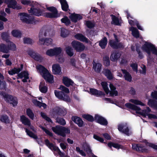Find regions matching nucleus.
Masks as SVG:
<instances>
[{
	"label": "nucleus",
	"instance_id": "f257e3e1",
	"mask_svg": "<svg viewBox=\"0 0 157 157\" xmlns=\"http://www.w3.org/2000/svg\"><path fill=\"white\" fill-rule=\"evenodd\" d=\"M125 105L128 108L135 110L136 114L142 115L144 117L147 116L150 119H156L157 118V117L155 115L149 113L151 112V110L148 107H146V110H144L141 111H140L141 109L139 107L130 103H127L125 104Z\"/></svg>",
	"mask_w": 157,
	"mask_h": 157
},
{
	"label": "nucleus",
	"instance_id": "f03ea898",
	"mask_svg": "<svg viewBox=\"0 0 157 157\" xmlns=\"http://www.w3.org/2000/svg\"><path fill=\"white\" fill-rule=\"evenodd\" d=\"M37 71L47 82L52 83L53 81V76L44 67L41 65H38L36 66Z\"/></svg>",
	"mask_w": 157,
	"mask_h": 157
},
{
	"label": "nucleus",
	"instance_id": "7ed1b4c3",
	"mask_svg": "<svg viewBox=\"0 0 157 157\" xmlns=\"http://www.w3.org/2000/svg\"><path fill=\"white\" fill-rule=\"evenodd\" d=\"M52 129L56 133L63 137L66 136V134H69L70 132V130L68 128L60 126L53 127Z\"/></svg>",
	"mask_w": 157,
	"mask_h": 157
},
{
	"label": "nucleus",
	"instance_id": "20e7f679",
	"mask_svg": "<svg viewBox=\"0 0 157 157\" xmlns=\"http://www.w3.org/2000/svg\"><path fill=\"white\" fill-rule=\"evenodd\" d=\"M143 50L146 52L150 56L151 54V52L157 55V50L154 46L150 43L146 42L143 45L142 48Z\"/></svg>",
	"mask_w": 157,
	"mask_h": 157
},
{
	"label": "nucleus",
	"instance_id": "39448f33",
	"mask_svg": "<svg viewBox=\"0 0 157 157\" xmlns=\"http://www.w3.org/2000/svg\"><path fill=\"white\" fill-rule=\"evenodd\" d=\"M0 94L7 102L12 104L13 106L17 105V101L16 98L13 97L11 95H8L2 92H0Z\"/></svg>",
	"mask_w": 157,
	"mask_h": 157
},
{
	"label": "nucleus",
	"instance_id": "423d86ee",
	"mask_svg": "<svg viewBox=\"0 0 157 157\" xmlns=\"http://www.w3.org/2000/svg\"><path fill=\"white\" fill-rule=\"evenodd\" d=\"M20 19L23 22L27 24H33L35 23L34 19L33 17L25 13H19Z\"/></svg>",
	"mask_w": 157,
	"mask_h": 157
},
{
	"label": "nucleus",
	"instance_id": "0eeeda50",
	"mask_svg": "<svg viewBox=\"0 0 157 157\" xmlns=\"http://www.w3.org/2000/svg\"><path fill=\"white\" fill-rule=\"evenodd\" d=\"M118 130L121 132L129 136L131 134L126 123H123L119 124L118 126Z\"/></svg>",
	"mask_w": 157,
	"mask_h": 157
},
{
	"label": "nucleus",
	"instance_id": "6e6552de",
	"mask_svg": "<svg viewBox=\"0 0 157 157\" xmlns=\"http://www.w3.org/2000/svg\"><path fill=\"white\" fill-rule=\"evenodd\" d=\"M114 37L115 39V41L113 40H110L109 42V44L110 46L113 48L117 49L119 48H124L123 44L121 43H119L117 36L115 34H114Z\"/></svg>",
	"mask_w": 157,
	"mask_h": 157
},
{
	"label": "nucleus",
	"instance_id": "1a4fd4ad",
	"mask_svg": "<svg viewBox=\"0 0 157 157\" xmlns=\"http://www.w3.org/2000/svg\"><path fill=\"white\" fill-rule=\"evenodd\" d=\"M47 9L51 12L50 13H46V16L49 18H55L59 17L60 16L58 13V12L56 9L54 7L51 6L47 8Z\"/></svg>",
	"mask_w": 157,
	"mask_h": 157
},
{
	"label": "nucleus",
	"instance_id": "9d476101",
	"mask_svg": "<svg viewBox=\"0 0 157 157\" xmlns=\"http://www.w3.org/2000/svg\"><path fill=\"white\" fill-rule=\"evenodd\" d=\"M54 93L56 97L60 99L66 101L70 100L69 96L67 95L64 94L62 91L55 90Z\"/></svg>",
	"mask_w": 157,
	"mask_h": 157
},
{
	"label": "nucleus",
	"instance_id": "9b49d317",
	"mask_svg": "<svg viewBox=\"0 0 157 157\" xmlns=\"http://www.w3.org/2000/svg\"><path fill=\"white\" fill-rule=\"evenodd\" d=\"M71 44L73 48L77 52L82 51L85 48V46L84 45L78 41H74L72 42Z\"/></svg>",
	"mask_w": 157,
	"mask_h": 157
},
{
	"label": "nucleus",
	"instance_id": "f8f14e48",
	"mask_svg": "<svg viewBox=\"0 0 157 157\" xmlns=\"http://www.w3.org/2000/svg\"><path fill=\"white\" fill-rule=\"evenodd\" d=\"M27 52L29 55L37 61L41 62L43 59V58L39 54L32 50H29Z\"/></svg>",
	"mask_w": 157,
	"mask_h": 157
},
{
	"label": "nucleus",
	"instance_id": "ddd939ff",
	"mask_svg": "<svg viewBox=\"0 0 157 157\" xmlns=\"http://www.w3.org/2000/svg\"><path fill=\"white\" fill-rule=\"evenodd\" d=\"M52 71L53 73L55 75H61L62 74L61 68L58 64L52 65Z\"/></svg>",
	"mask_w": 157,
	"mask_h": 157
},
{
	"label": "nucleus",
	"instance_id": "4468645a",
	"mask_svg": "<svg viewBox=\"0 0 157 157\" xmlns=\"http://www.w3.org/2000/svg\"><path fill=\"white\" fill-rule=\"evenodd\" d=\"M45 142L46 145L51 150L54 151H57L59 153H62L61 152L58 148L52 143H50L48 140H46Z\"/></svg>",
	"mask_w": 157,
	"mask_h": 157
},
{
	"label": "nucleus",
	"instance_id": "2eb2a0df",
	"mask_svg": "<svg viewBox=\"0 0 157 157\" xmlns=\"http://www.w3.org/2000/svg\"><path fill=\"white\" fill-rule=\"evenodd\" d=\"M54 111L55 113L61 116H64L67 113V111L65 109L63 108H60L58 107L54 109Z\"/></svg>",
	"mask_w": 157,
	"mask_h": 157
},
{
	"label": "nucleus",
	"instance_id": "dca6fc26",
	"mask_svg": "<svg viewBox=\"0 0 157 157\" xmlns=\"http://www.w3.org/2000/svg\"><path fill=\"white\" fill-rule=\"evenodd\" d=\"M53 42L52 40L50 38H40L39 40V43L40 44H45L49 45L52 44Z\"/></svg>",
	"mask_w": 157,
	"mask_h": 157
},
{
	"label": "nucleus",
	"instance_id": "f3484780",
	"mask_svg": "<svg viewBox=\"0 0 157 157\" xmlns=\"http://www.w3.org/2000/svg\"><path fill=\"white\" fill-rule=\"evenodd\" d=\"M95 120L98 123L103 125H106L107 124L106 120L103 117L98 115L95 116Z\"/></svg>",
	"mask_w": 157,
	"mask_h": 157
},
{
	"label": "nucleus",
	"instance_id": "a211bd4d",
	"mask_svg": "<svg viewBox=\"0 0 157 157\" xmlns=\"http://www.w3.org/2000/svg\"><path fill=\"white\" fill-rule=\"evenodd\" d=\"M132 148L133 149H136L137 151L142 152H145L148 150L143 145L140 144L133 145Z\"/></svg>",
	"mask_w": 157,
	"mask_h": 157
},
{
	"label": "nucleus",
	"instance_id": "6ab92c4d",
	"mask_svg": "<svg viewBox=\"0 0 157 157\" xmlns=\"http://www.w3.org/2000/svg\"><path fill=\"white\" fill-rule=\"evenodd\" d=\"M89 93L97 97L104 95L105 94L104 93L101 91L93 88L90 89Z\"/></svg>",
	"mask_w": 157,
	"mask_h": 157
},
{
	"label": "nucleus",
	"instance_id": "aec40b11",
	"mask_svg": "<svg viewBox=\"0 0 157 157\" xmlns=\"http://www.w3.org/2000/svg\"><path fill=\"white\" fill-rule=\"evenodd\" d=\"M121 56L120 53L116 51H114L112 53L110 56V59L112 61L116 62L120 57Z\"/></svg>",
	"mask_w": 157,
	"mask_h": 157
},
{
	"label": "nucleus",
	"instance_id": "412c9836",
	"mask_svg": "<svg viewBox=\"0 0 157 157\" xmlns=\"http://www.w3.org/2000/svg\"><path fill=\"white\" fill-rule=\"evenodd\" d=\"M29 12L32 14L37 16H40L42 15V12L39 9L34 8L33 6L31 8L30 10H28Z\"/></svg>",
	"mask_w": 157,
	"mask_h": 157
},
{
	"label": "nucleus",
	"instance_id": "4be33fe9",
	"mask_svg": "<svg viewBox=\"0 0 157 157\" xmlns=\"http://www.w3.org/2000/svg\"><path fill=\"white\" fill-rule=\"evenodd\" d=\"M75 39L83 42L88 43L90 41L81 34L77 33L75 36Z\"/></svg>",
	"mask_w": 157,
	"mask_h": 157
},
{
	"label": "nucleus",
	"instance_id": "5701e85b",
	"mask_svg": "<svg viewBox=\"0 0 157 157\" xmlns=\"http://www.w3.org/2000/svg\"><path fill=\"white\" fill-rule=\"evenodd\" d=\"M29 74L26 71H24L22 72L20 74H18V77L20 78H24L22 79V81L23 82H26L27 81V79H28Z\"/></svg>",
	"mask_w": 157,
	"mask_h": 157
},
{
	"label": "nucleus",
	"instance_id": "b1692460",
	"mask_svg": "<svg viewBox=\"0 0 157 157\" xmlns=\"http://www.w3.org/2000/svg\"><path fill=\"white\" fill-rule=\"evenodd\" d=\"M20 121L22 123L28 126H30L31 123L30 120L24 115L20 117Z\"/></svg>",
	"mask_w": 157,
	"mask_h": 157
},
{
	"label": "nucleus",
	"instance_id": "393cba45",
	"mask_svg": "<svg viewBox=\"0 0 157 157\" xmlns=\"http://www.w3.org/2000/svg\"><path fill=\"white\" fill-rule=\"evenodd\" d=\"M72 120L76 124H78L79 127H82L83 124V122L79 117H72Z\"/></svg>",
	"mask_w": 157,
	"mask_h": 157
},
{
	"label": "nucleus",
	"instance_id": "a878e982",
	"mask_svg": "<svg viewBox=\"0 0 157 157\" xmlns=\"http://www.w3.org/2000/svg\"><path fill=\"white\" fill-rule=\"evenodd\" d=\"M63 82L67 87L72 85L73 83V82L70 79L67 77H63Z\"/></svg>",
	"mask_w": 157,
	"mask_h": 157
},
{
	"label": "nucleus",
	"instance_id": "bb28decb",
	"mask_svg": "<svg viewBox=\"0 0 157 157\" xmlns=\"http://www.w3.org/2000/svg\"><path fill=\"white\" fill-rule=\"evenodd\" d=\"M70 18L73 22H76L78 20L82 19V17L79 14H73L70 15Z\"/></svg>",
	"mask_w": 157,
	"mask_h": 157
},
{
	"label": "nucleus",
	"instance_id": "cd10ccee",
	"mask_svg": "<svg viewBox=\"0 0 157 157\" xmlns=\"http://www.w3.org/2000/svg\"><path fill=\"white\" fill-rule=\"evenodd\" d=\"M121 71L124 74V77L125 79L129 82L132 81V77L130 74L127 71L124 69H121Z\"/></svg>",
	"mask_w": 157,
	"mask_h": 157
},
{
	"label": "nucleus",
	"instance_id": "c85d7f7f",
	"mask_svg": "<svg viewBox=\"0 0 157 157\" xmlns=\"http://www.w3.org/2000/svg\"><path fill=\"white\" fill-rule=\"evenodd\" d=\"M103 73L108 79L111 80L113 78V75L110 70L108 69H104L103 71Z\"/></svg>",
	"mask_w": 157,
	"mask_h": 157
},
{
	"label": "nucleus",
	"instance_id": "c756f323",
	"mask_svg": "<svg viewBox=\"0 0 157 157\" xmlns=\"http://www.w3.org/2000/svg\"><path fill=\"white\" fill-rule=\"evenodd\" d=\"M109 87L111 89V91L109 93L110 96H117V95L118 92L116 90V88L111 83L110 84Z\"/></svg>",
	"mask_w": 157,
	"mask_h": 157
},
{
	"label": "nucleus",
	"instance_id": "7c9ffc66",
	"mask_svg": "<svg viewBox=\"0 0 157 157\" xmlns=\"http://www.w3.org/2000/svg\"><path fill=\"white\" fill-rule=\"evenodd\" d=\"M99 45L102 48L104 49L107 43V40L106 37H104L99 41Z\"/></svg>",
	"mask_w": 157,
	"mask_h": 157
},
{
	"label": "nucleus",
	"instance_id": "2f4dec72",
	"mask_svg": "<svg viewBox=\"0 0 157 157\" xmlns=\"http://www.w3.org/2000/svg\"><path fill=\"white\" fill-rule=\"evenodd\" d=\"M101 68V65L99 63H93V68L97 72H99Z\"/></svg>",
	"mask_w": 157,
	"mask_h": 157
},
{
	"label": "nucleus",
	"instance_id": "473e14b6",
	"mask_svg": "<svg viewBox=\"0 0 157 157\" xmlns=\"http://www.w3.org/2000/svg\"><path fill=\"white\" fill-rule=\"evenodd\" d=\"M7 3L9 7L13 9L17 8L16 2L14 0H7Z\"/></svg>",
	"mask_w": 157,
	"mask_h": 157
},
{
	"label": "nucleus",
	"instance_id": "72a5a7b5",
	"mask_svg": "<svg viewBox=\"0 0 157 157\" xmlns=\"http://www.w3.org/2000/svg\"><path fill=\"white\" fill-rule=\"evenodd\" d=\"M23 65H21V68H14L13 69L8 71L9 74L11 75H13L15 74L18 73L20 71H21L23 68Z\"/></svg>",
	"mask_w": 157,
	"mask_h": 157
},
{
	"label": "nucleus",
	"instance_id": "f704fd0d",
	"mask_svg": "<svg viewBox=\"0 0 157 157\" xmlns=\"http://www.w3.org/2000/svg\"><path fill=\"white\" fill-rule=\"evenodd\" d=\"M40 91L42 93H46L48 90L47 87L45 86V83L44 81H42L40 82L39 86Z\"/></svg>",
	"mask_w": 157,
	"mask_h": 157
},
{
	"label": "nucleus",
	"instance_id": "c9c22d12",
	"mask_svg": "<svg viewBox=\"0 0 157 157\" xmlns=\"http://www.w3.org/2000/svg\"><path fill=\"white\" fill-rule=\"evenodd\" d=\"M32 101L35 105L38 106L39 107H41L42 106L44 109L46 108L47 105L44 103H42L35 99L33 100Z\"/></svg>",
	"mask_w": 157,
	"mask_h": 157
},
{
	"label": "nucleus",
	"instance_id": "e433bc0d",
	"mask_svg": "<svg viewBox=\"0 0 157 157\" xmlns=\"http://www.w3.org/2000/svg\"><path fill=\"white\" fill-rule=\"evenodd\" d=\"M55 56H57L61 54L63 52V49L60 47H56L53 48Z\"/></svg>",
	"mask_w": 157,
	"mask_h": 157
},
{
	"label": "nucleus",
	"instance_id": "4c0bfd02",
	"mask_svg": "<svg viewBox=\"0 0 157 157\" xmlns=\"http://www.w3.org/2000/svg\"><path fill=\"white\" fill-rule=\"evenodd\" d=\"M60 1L63 10L65 11H67L68 8V6L66 0H60Z\"/></svg>",
	"mask_w": 157,
	"mask_h": 157
},
{
	"label": "nucleus",
	"instance_id": "58836bf2",
	"mask_svg": "<svg viewBox=\"0 0 157 157\" xmlns=\"http://www.w3.org/2000/svg\"><path fill=\"white\" fill-rule=\"evenodd\" d=\"M130 30L132 31V35L134 36L136 38L139 37V31L136 28L133 27H131L130 28Z\"/></svg>",
	"mask_w": 157,
	"mask_h": 157
},
{
	"label": "nucleus",
	"instance_id": "ea45409f",
	"mask_svg": "<svg viewBox=\"0 0 157 157\" xmlns=\"http://www.w3.org/2000/svg\"><path fill=\"white\" fill-rule=\"evenodd\" d=\"M112 17V21L111 23L115 25H120V23L119 22V19L114 15H111Z\"/></svg>",
	"mask_w": 157,
	"mask_h": 157
},
{
	"label": "nucleus",
	"instance_id": "a19ab883",
	"mask_svg": "<svg viewBox=\"0 0 157 157\" xmlns=\"http://www.w3.org/2000/svg\"><path fill=\"white\" fill-rule=\"evenodd\" d=\"M0 121L2 122L5 123H9L8 117L6 115H2L0 117Z\"/></svg>",
	"mask_w": 157,
	"mask_h": 157
},
{
	"label": "nucleus",
	"instance_id": "79ce46f5",
	"mask_svg": "<svg viewBox=\"0 0 157 157\" xmlns=\"http://www.w3.org/2000/svg\"><path fill=\"white\" fill-rule=\"evenodd\" d=\"M69 34V31L66 29L64 28L61 29L60 35L63 37H65L67 36Z\"/></svg>",
	"mask_w": 157,
	"mask_h": 157
},
{
	"label": "nucleus",
	"instance_id": "37998d69",
	"mask_svg": "<svg viewBox=\"0 0 157 157\" xmlns=\"http://www.w3.org/2000/svg\"><path fill=\"white\" fill-rule=\"evenodd\" d=\"M101 84L105 93L107 94H108L109 92V90L108 87L107 83L105 82H102L101 83Z\"/></svg>",
	"mask_w": 157,
	"mask_h": 157
},
{
	"label": "nucleus",
	"instance_id": "c03bdc74",
	"mask_svg": "<svg viewBox=\"0 0 157 157\" xmlns=\"http://www.w3.org/2000/svg\"><path fill=\"white\" fill-rule=\"evenodd\" d=\"M129 101L136 105L144 106L145 105L140 101L136 99H132L129 100Z\"/></svg>",
	"mask_w": 157,
	"mask_h": 157
},
{
	"label": "nucleus",
	"instance_id": "a18cd8bd",
	"mask_svg": "<svg viewBox=\"0 0 157 157\" xmlns=\"http://www.w3.org/2000/svg\"><path fill=\"white\" fill-rule=\"evenodd\" d=\"M9 43L8 45V48L9 50L12 51H15L16 50V46L15 44L13 43L10 41L8 42Z\"/></svg>",
	"mask_w": 157,
	"mask_h": 157
},
{
	"label": "nucleus",
	"instance_id": "49530a36",
	"mask_svg": "<svg viewBox=\"0 0 157 157\" xmlns=\"http://www.w3.org/2000/svg\"><path fill=\"white\" fill-rule=\"evenodd\" d=\"M25 131L27 135L33 138L34 139L37 140L38 138L36 135L34 134L32 132L30 131L28 129H25ZM36 141H37V140Z\"/></svg>",
	"mask_w": 157,
	"mask_h": 157
},
{
	"label": "nucleus",
	"instance_id": "de8ad7c7",
	"mask_svg": "<svg viewBox=\"0 0 157 157\" xmlns=\"http://www.w3.org/2000/svg\"><path fill=\"white\" fill-rule=\"evenodd\" d=\"M11 33L12 35L16 37H20L21 36V32L17 30H14L12 31Z\"/></svg>",
	"mask_w": 157,
	"mask_h": 157
},
{
	"label": "nucleus",
	"instance_id": "09e8293b",
	"mask_svg": "<svg viewBox=\"0 0 157 157\" xmlns=\"http://www.w3.org/2000/svg\"><path fill=\"white\" fill-rule=\"evenodd\" d=\"M129 24L131 25H134L135 24L136 25V26L138 28V29L141 30H143V28L142 27L139 25L138 22L137 21H134L132 20H129Z\"/></svg>",
	"mask_w": 157,
	"mask_h": 157
},
{
	"label": "nucleus",
	"instance_id": "8fccbe9b",
	"mask_svg": "<svg viewBox=\"0 0 157 157\" xmlns=\"http://www.w3.org/2000/svg\"><path fill=\"white\" fill-rule=\"evenodd\" d=\"M0 51L4 53H8L9 52V50L6 45L2 44L0 45Z\"/></svg>",
	"mask_w": 157,
	"mask_h": 157
},
{
	"label": "nucleus",
	"instance_id": "3c124183",
	"mask_svg": "<svg viewBox=\"0 0 157 157\" xmlns=\"http://www.w3.org/2000/svg\"><path fill=\"white\" fill-rule=\"evenodd\" d=\"M26 114L31 119L33 120L34 117V115L31 110L29 109H27Z\"/></svg>",
	"mask_w": 157,
	"mask_h": 157
},
{
	"label": "nucleus",
	"instance_id": "603ef678",
	"mask_svg": "<svg viewBox=\"0 0 157 157\" xmlns=\"http://www.w3.org/2000/svg\"><path fill=\"white\" fill-rule=\"evenodd\" d=\"M1 37L2 39L6 41L7 42L9 41V35L7 33H3L1 34Z\"/></svg>",
	"mask_w": 157,
	"mask_h": 157
},
{
	"label": "nucleus",
	"instance_id": "864d4df0",
	"mask_svg": "<svg viewBox=\"0 0 157 157\" xmlns=\"http://www.w3.org/2000/svg\"><path fill=\"white\" fill-rule=\"evenodd\" d=\"M66 51L67 54L70 56H71L73 55V49L70 47H67L66 48Z\"/></svg>",
	"mask_w": 157,
	"mask_h": 157
},
{
	"label": "nucleus",
	"instance_id": "5fc2aeb1",
	"mask_svg": "<svg viewBox=\"0 0 157 157\" xmlns=\"http://www.w3.org/2000/svg\"><path fill=\"white\" fill-rule=\"evenodd\" d=\"M148 105L157 109V101L152 100H149L148 103Z\"/></svg>",
	"mask_w": 157,
	"mask_h": 157
},
{
	"label": "nucleus",
	"instance_id": "6e6d98bb",
	"mask_svg": "<svg viewBox=\"0 0 157 157\" xmlns=\"http://www.w3.org/2000/svg\"><path fill=\"white\" fill-rule=\"evenodd\" d=\"M58 89L61 90L63 93L66 94L69 93L70 92L69 89L63 85H60Z\"/></svg>",
	"mask_w": 157,
	"mask_h": 157
},
{
	"label": "nucleus",
	"instance_id": "4d7b16f0",
	"mask_svg": "<svg viewBox=\"0 0 157 157\" xmlns=\"http://www.w3.org/2000/svg\"><path fill=\"white\" fill-rule=\"evenodd\" d=\"M0 20H2L4 21H7V19L4 17L6 15V13L3 11H1L0 12Z\"/></svg>",
	"mask_w": 157,
	"mask_h": 157
},
{
	"label": "nucleus",
	"instance_id": "13d9d810",
	"mask_svg": "<svg viewBox=\"0 0 157 157\" xmlns=\"http://www.w3.org/2000/svg\"><path fill=\"white\" fill-rule=\"evenodd\" d=\"M46 54L47 55L50 56H55L53 48H51L47 50L46 52Z\"/></svg>",
	"mask_w": 157,
	"mask_h": 157
},
{
	"label": "nucleus",
	"instance_id": "bf43d9fd",
	"mask_svg": "<svg viewBox=\"0 0 157 157\" xmlns=\"http://www.w3.org/2000/svg\"><path fill=\"white\" fill-rule=\"evenodd\" d=\"M104 64L106 66H109L110 65V61L109 56H105L103 58Z\"/></svg>",
	"mask_w": 157,
	"mask_h": 157
},
{
	"label": "nucleus",
	"instance_id": "052dcab7",
	"mask_svg": "<svg viewBox=\"0 0 157 157\" xmlns=\"http://www.w3.org/2000/svg\"><path fill=\"white\" fill-rule=\"evenodd\" d=\"M61 21L62 22L65 24L66 25H69L71 23L70 20L66 17H65L61 19Z\"/></svg>",
	"mask_w": 157,
	"mask_h": 157
},
{
	"label": "nucleus",
	"instance_id": "680f3d73",
	"mask_svg": "<svg viewBox=\"0 0 157 157\" xmlns=\"http://www.w3.org/2000/svg\"><path fill=\"white\" fill-rule=\"evenodd\" d=\"M82 117L85 119H86L88 121H94L93 117L90 115L84 114L82 115Z\"/></svg>",
	"mask_w": 157,
	"mask_h": 157
},
{
	"label": "nucleus",
	"instance_id": "e2e57ef3",
	"mask_svg": "<svg viewBox=\"0 0 157 157\" xmlns=\"http://www.w3.org/2000/svg\"><path fill=\"white\" fill-rule=\"evenodd\" d=\"M56 120L57 123L61 125H64L66 124L65 120L62 118H57Z\"/></svg>",
	"mask_w": 157,
	"mask_h": 157
},
{
	"label": "nucleus",
	"instance_id": "0e129e2a",
	"mask_svg": "<svg viewBox=\"0 0 157 157\" xmlns=\"http://www.w3.org/2000/svg\"><path fill=\"white\" fill-rule=\"evenodd\" d=\"M146 146L151 147L155 150H157V145H155L153 144L146 142L145 143Z\"/></svg>",
	"mask_w": 157,
	"mask_h": 157
},
{
	"label": "nucleus",
	"instance_id": "69168bd1",
	"mask_svg": "<svg viewBox=\"0 0 157 157\" xmlns=\"http://www.w3.org/2000/svg\"><path fill=\"white\" fill-rule=\"evenodd\" d=\"M40 114L41 116L47 121L48 122H52V121L51 119H50L49 117H47L44 113L41 112L40 113Z\"/></svg>",
	"mask_w": 157,
	"mask_h": 157
},
{
	"label": "nucleus",
	"instance_id": "338daca9",
	"mask_svg": "<svg viewBox=\"0 0 157 157\" xmlns=\"http://www.w3.org/2000/svg\"><path fill=\"white\" fill-rule=\"evenodd\" d=\"M24 42L25 44H31L33 41L30 38H25L23 39Z\"/></svg>",
	"mask_w": 157,
	"mask_h": 157
},
{
	"label": "nucleus",
	"instance_id": "774afa93",
	"mask_svg": "<svg viewBox=\"0 0 157 157\" xmlns=\"http://www.w3.org/2000/svg\"><path fill=\"white\" fill-rule=\"evenodd\" d=\"M57 60L59 63H63L64 61V59L63 55L60 54L58 56Z\"/></svg>",
	"mask_w": 157,
	"mask_h": 157
}]
</instances>
